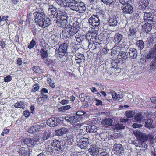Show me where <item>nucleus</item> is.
Here are the masks:
<instances>
[{"instance_id": "nucleus-60", "label": "nucleus", "mask_w": 156, "mask_h": 156, "mask_svg": "<svg viewBox=\"0 0 156 156\" xmlns=\"http://www.w3.org/2000/svg\"><path fill=\"white\" fill-rule=\"evenodd\" d=\"M30 113L28 110H26L23 112L24 115L26 117H28L29 116Z\"/></svg>"}, {"instance_id": "nucleus-54", "label": "nucleus", "mask_w": 156, "mask_h": 156, "mask_svg": "<svg viewBox=\"0 0 156 156\" xmlns=\"http://www.w3.org/2000/svg\"><path fill=\"white\" fill-rule=\"evenodd\" d=\"M136 140L138 145V147H141L142 146V139H138Z\"/></svg>"}, {"instance_id": "nucleus-39", "label": "nucleus", "mask_w": 156, "mask_h": 156, "mask_svg": "<svg viewBox=\"0 0 156 156\" xmlns=\"http://www.w3.org/2000/svg\"><path fill=\"white\" fill-rule=\"evenodd\" d=\"M73 127V130H76L78 131L81 128V126L82 125L81 124L79 123H76V124Z\"/></svg>"}, {"instance_id": "nucleus-17", "label": "nucleus", "mask_w": 156, "mask_h": 156, "mask_svg": "<svg viewBox=\"0 0 156 156\" xmlns=\"http://www.w3.org/2000/svg\"><path fill=\"white\" fill-rule=\"evenodd\" d=\"M108 23L110 26L115 27L117 25L118 22L117 18L115 16H111L109 17Z\"/></svg>"}, {"instance_id": "nucleus-31", "label": "nucleus", "mask_w": 156, "mask_h": 156, "mask_svg": "<svg viewBox=\"0 0 156 156\" xmlns=\"http://www.w3.org/2000/svg\"><path fill=\"white\" fill-rule=\"evenodd\" d=\"M136 46L140 50L144 47V43L142 40H138L136 42Z\"/></svg>"}, {"instance_id": "nucleus-61", "label": "nucleus", "mask_w": 156, "mask_h": 156, "mask_svg": "<svg viewBox=\"0 0 156 156\" xmlns=\"http://www.w3.org/2000/svg\"><path fill=\"white\" fill-rule=\"evenodd\" d=\"M63 134H65L68 131V129L65 127H62L60 129Z\"/></svg>"}, {"instance_id": "nucleus-27", "label": "nucleus", "mask_w": 156, "mask_h": 156, "mask_svg": "<svg viewBox=\"0 0 156 156\" xmlns=\"http://www.w3.org/2000/svg\"><path fill=\"white\" fill-rule=\"evenodd\" d=\"M13 105L15 108H23L25 107V103L23 101H18Z\"/></svg>"}, {"instance_id": "nucleus-62", "label": "nucleus", "mask_w": 156, "mask_h": 156, "mask_svg": "<svg viewBox=\"0 0 156 156\" xmlns=\"http://www.w3.org/2000/svg\"><path fill=\"white\" fill-rule=\"evenodd\" d=\"M37 101L38 104L40 105L43 104L44 102L43 100L41 99V97L38 98Z\"/></svg>"}, {"instance_id": "nucleus-12", "label": "nucleus", "mask_w": 156, "mask_h": 156, "mask_svg": "<svg viewBox=\"0 0 156 156\" xmlns=\"http://www.w3.org/2000/svg\"><path fill=\"white\" fill-rule=\"evenodd\" d=\"M127 55L129 56L132 59L136 58L137 56V51L136 49L135 48H130L127 53Z\"/></svg>"}, {"instance_id": "nucleus-42", "label": "nucleus", "mask_w": 156, "mask_h": 156, "mask_svg": "<svg viewBox=\"0 0 156 156\" xmlns=\"http://www.w3.org/2000/svg\"><path fill=\"white\" fill-rule=\"evenodd\" d=\"M36 42L35 41L32 40L30 43V44L28 45V48L29 49L32 48L35 45Z\"/></svg>"}, {"instance_id": "nucleus-44", "label": "nucleus", "mask_w": 156, "mask_h": 156, "mask_svg": "<svg viewBox=\"0 0 156 156\" xmlns=\"http://www.w3.org/2000/svg\"><path fill=\"white\" fill-rule=\"evenodd\" d=\"M41 138V136L38 134H35L34 135L33 137V140L37 142Z\"/></svg>"}, {"instance_id": "nucleus-53", "label": "nucleus", "mask_w": 156, "mask_h": 156, "mask_svg": "<svg viewBox=\"0 0 156 156\" xmlns=\"http://www.w3.org/2000/svg\"><path fill=\"white\" fill-rule=\"evenodd\" d=\"M149 15H148V13H147L144 14V20L145 22H146L147 21H148V20H149V19H147V18H145V17H146L147 18H151V20H153V18H151V17H150V16H148Z\"/></svg>"}, {"instance_id": "nucleus-52", "label": "nucleus", "mask_w": 156, "mask_h": 156, "mask_svg": "<svg viewBox=\"0 0 156 156\" xmlns=\"http://www.w3.org/2000/svg\"><path fill=\"white\" fill-rule=\"evenodd\" d=\"M130 39H131V40L129 42H130L132 44H135L136 43L137 41H136V38L135 37H133V38H129Z\"/></svg>"}, {"instance_id": "nucleus-58", "label": "nucleus", "mask_w": 156, "mask_h": 156, "mask_svg": "<svg viewBox=\"0 0 156 156\" xmlns=\"http://www.w3.org/2000/svg\"><path fill=\"white\" fill-rule=\"evenodd\" d=\"M22 63V61L21 60V58H18L17 60V63L16 64L18 65V66H21Z\"/></svg>"}, {"instance_id": "nucleus-46", "label": "nucleus", "mask_w": 156, "mask_h": 156, "mask_svg": "<svg viewBox=\"0 0 156 156\" xmlns=\"http://www.w3.org/2000/svg\"><path fill=\"white\" fill-rule=\"evenodd\" d=\"M75 58H80V59H83L84 57L82 54H81L79 53H76L75 55Z\"/></svg>"}, {"instance_id": "nucleus-35", "label": "nucleus", "mask_w": 156, "mask_h": 156, "mask_svg": "<svg viewBox=\"0 0 156 156\" xmlns=\"http://www.w3.org/2000/svg\"><path fill=\"white\" fill-rule=\"evenodd\" d=\"M151 69H156V55L154 58L152 60L150 65Z\"/></svg>"}, {"instance_id": "nucleus-63", "label": "nucleus", "mask_w": 156, "mask_h": 156, "mask_svg": "<svg viewBox=\"0 0 156 156\" xmlns=\"http://www.w3.org/2000/svg\"><path fill=\"white\" fill-rule=\"evenodd\" d=\"M99 156H108V154L107 152H102L100 153Z\"/></svg>"}, {"instance_id": "nucleus-10", "label": "nucleus", "mask_w": 156, "mask_h": 156, "mask_svg": "<svg viewBox=\"0 0 156 156\" xmlns=\"http://www.w3.org/2000/svg\"><path fill=\"white\" fill-rule=\"evenodd\" d=\"M62 143V141L54 140L52 143V146L56 148L55 150L58 151H62L63 149Z\"/></svg>"}, {"instance_id": "nucleus-5", "label": "nucleus", "mask_w": 156, "mask_h": 156, "mask_svg": "<svg viewBox=\"0 0 156 156\" xmlns=\"http://www.w3.org/2000/svg\"><path fill=\"white\" fill-rule=\"evenodd\" d=\"M65 119L67 122H70L72 125L74 126L78 122L82 121L83 118H78L77 116H71L69 115H66L65 117Z\"/></svg>"}, {"instance_id": "nucleus-24", "label": "nucleus", "mask_w": 156, "mask_h": 156, "mask_svg": "<svg viewBox=\"0 0 156 156\" xmlns=\"http://www.w3.org/2000/svg\"><path fill=\"white\" fill-rule=\"evenodd\" d=\"M111 95L114 100L118 101H121L123 97L122 94L119 95L114 92L112 93Z\"/></svg>"}, {"instance_id": "nucleus-51", "label": "nucleus", "mask_w": 156, "mask_h": 156, "mask_svg": "<svg viewBox=\"0 0 156 156\" xmlns=\"http://www.w3.org/2000/svg\"><path fill=\"white\" fill-rule=\"evenodd\" d=\"M130 0H119V2L123 5H125L126 4H128L129 2V1Z\"/></svg>"}, {"instance_id": "nucleus-15", "label": "nucleus", "mask_w": 156, "mask_h": 156, "mask_svg": "<svg viewBox=\"0 0 156 156\" xmlns=\"http://www.w3.org/2000/svg\"><path fill=\"white\" fill-rule=\"evenodd\" d=\"M156 55V45L154 46L149 51L147 56V59H151L154 57Z\"/></svg>"}, {"instance_id": "nucleus-49", "label": "nucleus", "mask_w": 156, "mask_h": 156, "mask_svg": "<svg viewBox=\"0 0 156 156\" xmlns=\"http://www.w3.org/2000/svg\"><path fill=\"white\" fill-rule=\"evenodd\" d=\"M39 88V86L38 84H36L34 85V88L32 89V91L35 92L37 91Z\"/></svg>"}, {"instance_id": "nucleus-33", "label": "nucleus", "mask_w": 156, "mask_h": 156, "mask_svg": "<svg viewBox=\"0 0 156 156\" xmlns=\"http://www.w3.org/2000/svg\"><path fill=\"white\" fill-rule=\"evenodd\" d=\"M41 57L44 59L48 57V54L47 51H45L44 49L42 48L40 49V51Z\"/></svg>"}, {"instance_id": "nucleus-29", "label": "nucleus", "mask_w": 156, "mask_h": 156, "mask_svg": "<svg viewBox=\"0 0 156 156\" xmlns=\"http://www.w3.org/2000/svg\"><path fill=\"white\" fill-rule=\"evenodd\" d=\"M23 142L28 146H31L33 145L34 143V140L31 138H26L24 140Z\"/></svg>"}, {"instance_id": "nucleus-8", "label": "nucleus", "mask_w": 156, "mask_h": 156, "mask_svg": "<svg viewBox=\"0 0 156 156\" xmlns=\"http://www.w3.org/2000/svg\"><path fill=\"white\" fill-rule=\"evenodd\" d=\"M149 116V114L147 112H144L143 114L141 113H138L135 116V120L139 121L140 123L143 122L145 120V118H148Z\"/></svg>"}, {"instance_id": "nucleus-30", "label": "nucleus", "mask_w": 156, "mask_h": 156, "mask_svg": "<svg viewBox=\"0 0 156 156\" xmlns=\"http://www.w3.org/2000/svg\"><path fill=\"white\" fill-rule=\"evenodd\" d=\"M136 28H130L129 30L128 37L129 38H133L135 37L136 33Z\"/></svg>"}, {"instance_id": "nucleus-47", "label": "nucleus", "mask_w": 156, "mask_h": 156, "mask_svg": "<svg viewBox=\"0 0 156 156\" xmlns=\"http://www.w3.org/2000/svg\"><path fill=\"white\" fill-rule=\"evenodd\" d=\"M48 81L49 82V85L52 88H55V85L54 83V81L52 80L51 79H49Z\"/></svg>"}, {"instance_id": "nucleus-32", "label": "nucleus", "mask_w": 156, "mask_h": 156, "mask_svg": "<svg viewBox=\"0 0 156 156\" xmlns=\"http://www.w3.org/2000/svg\"><path fill=\"white\" fill-rule=\"evenodd\" d=\"M144 125V123H145V126L146 127L150 128L151 127L152 123V120L150 119H147V118H145V120L143 122Z\"/></svg>"}, {"instance_id": "nucleus-28", "label": "nucleus", "mask_w": 156, "mask_h": 156, "mask_svg": "<svg viewBox=\"0 0 156 156\" xmlns=\"http://www.w3.org/2000/svg\"><path fill=\"white\" fill-rule=\"evenodd\" d=\"M51 134V133L49 130L45 131L42 136V139L44 141L46 140L50 137Z\"/></svg>"}, {"instance_id": "nucleus-11", "label": "nucleus", "mask_w": 156, "mask_h": 156, "mask_svg": "<svg viewBox=\"0 0 156 156\" xmlns=\"http://www.w3.org/2000/svg\"><path fill=\"white\" fill-rule=\"evenodd\" d=\"M121 8L123 12L125 14H131L133 12V6L130 4L122 6Z\"/></svg>"}, {"instance_id": "nucleus-22", "label": "nucleus", "mask_w": 156, "mask_h": 156, "mask_svg": "<svg viewBox=\"0 0 156 156\" xmlns=\"http://www.w3.org/2000/svg\"><path fill=\"white\" fill-rule=\"evenodd\" d=\"M123 38L122 36L119 33H117L114 36L113 41L118 44L121 41Z\"/></svg>"}, {"instance_id": "nucleus-26", "label": "nucleus", "mask_w": 156, "mask_h": 156, "mask_svg": "<svg viewBox=\"0 0 156 156\" xmlns=\"http://www.w3.org/2000/svg\"><path fill=\"white\" fill-rule=\"evenodd\" d=\"M149 3L147 0H143L142 1H139V5L141 6L142 9H146V8L148 5Z\"/></svg>"}, {"instance_id": "nucleus-14", "label": "nucleus", "mask_w": 156, "mask_h": 156, "mask_svg": "<svg viewBox=\"0 0 156 156\" xmlns=\"http://www.w3.org/2000/svg\"><path fill=\"white\" fill-rule=\"evenodd\" d=\"M133 134L138 139L147 140L148 136L145 135L143 133L138 130H135L133 132Z\"/></svg>"}, {"instance_id": "nucleus-59", "label": "nucleus", "mask_w": 156, "mask_h": 156, "mask_svg": "<svg viewBox=\"0 0 156 156\" xmlns=\"http://www.w3.org/2000/svg\"><path fill=\"white\" fill-rule=\"evenodd\" d=\"M144 139H142V145L141 147H144V148H147V147L148 145L147 144H146V141L147 140H144Z\"/></svg>"}, {"instance_id": "nucleus-2", "label": "nucleus", "mask_w": 156, "mask_h": 156, "mask_svg": "<svg viewBox=\"0 0 156 156\" xmlns=\"http://www.w3.org/2000/svg\"><path fill=\"white\" fill-rule=\"evenodd\" d=\"M68 7L71 10L78 12L79 13H83L86 10L85 4L82 2H78L75 0H69Z\"/></svg>"}, {"instance_id": "nucleus-3", "label": "nucleus", "mask_w": 156, "mask_h": 156, "mask_svg": "<svg viewBox=\"0 0 156 156\" xmlns=\"http://www.w3.org/2000/svg\"><path fill=\"white\" fill-rule=\"evenodd\" d=\"M44 124L38 123L31 126L27 131L30 134H34L41 130L44 128Z\"/></svg>"}, {"instance_id": "nucleus-56", "label": "nucleus", "mask_w": 156, "mask_h": 156, "mask_svg": "<svg viewBox=\"0 0 156 156\" xmlns=\"http://www.w3.org/2000/svg\"><path fill=\"white\" fill-rule=\"evenodd\" d=\"M142 126V124L141 125L135 123L132 126L133 128H140Z\"/></svg>"}, {"instance_id": "nucleus-1", "label": "nucleus", "mask_w": 156, "mask_h": 156, "mask_svg": "<svg viewBox=\"0 0 156 156\" xmlns=\"http://www.w3.org/2000/svg\"><path fill=\"white\" fill-rule=\"evenodd\" d=\"M33 15L35 16V22L38 23L39 26L43 28L49 26L51 23V20L45 16L43 12H41L38 10L34 13Z\"/></svg>"}, {"instance_id": "nucleus-45", "label": "nucleus", "mask_w": 156, "mask_h": 156, "mask_svg": "<svg viewBox=\"0 0 156 156\" xmlns=\"http://www.w3.org/2000/svg\"><path fill=\"white\" fill-rule=\"evenodd\" d=\"M86 95L84 94H82L79 95V98L81 101H83L85 100Z\"/></svg>"}, {"instance_id": "nucleus-9", "label": "nucleus", "mask_w": 156, "mask_h": 156, "mask_svg": "<svg viewBox=\"0 0 156 156\" xmlns=\"http://www.w3.org/2000/svg\"><path fill=\"white\" fill-rule=\"evenodd\" d=\"M77 141V145L81 148H85L87 147V145L89 143L87 138H82L79 139H78Z\"/></svg>"}, {"instance_id": "nucleus-50", "label": "nucleus", "mask_w": 156, "mask_h": 156, "mask_svg": "<svg viewBox=\"0 0 156 156\" xmlns=\"http://www.w3.org/2000/svg\"><path fill=\"white\" fill-rule=\"evenodd\" d=\"M60 23L59 25V26L64 27L66 25L67 23V20H62Z\"/></svg>"}, {"instance_id": "nucleus-18", "label": "nucleus", "mask_w": 156, "mask_h": 156, "mask_svg": "<svg viewBox=\"0 0 156 156\" xmlns=\"http://www.w3.org/2000/svg\"><path fill=\"white\" fill-rule=\"evenodd\" d=\"M67 15L66 12L60 11L57 12L55 17L56 18H60L61 20H67Z\"/></svg>"}, {"instance_id": "nucleus-43", "label": "nucleus", "mask_w": 156, "mask_h": 156, "mask_svg": "<svg viewBox=\"0 0 156 156\" xmlns=\"http://www.w3.org/2000/svg\"><path fill=\"white\" fill-rule=\"evenodd\" d=\"M12 76L10 75H8L4 78V81L6 82H8L12 80Z\"/></svg>"}, {"instance_id": "nucleus-34", "label": "nucleus", "mask_w": 156, "mask_h": 156, "mask_svg": "<svg viewBox=\"0 0 156 156\" xmlns=\"http://www.w3.org/2000/svg\"><path fill=\"white\" fill-rule=\"evenodd\" d=\"M33 71L36 73L41 74L43 73V70L40 69L39 66H37L33 68Z\"/></svg>"}, {"instance_id": "nucleus-7", "label": "nucleus", "mask_w": 156, "mask_h": 156, "mask_svg": "<svg viewBox=\"0 0 156 156\" xmlns=\"http://www.w3.org/2000/svg\"><path fill=\"white\" fill-rule=\"evenodd\" d=\"M90 25L92 26V28L98 27L100 23V20L98 17L95 15L92 16L88 20Z\"/></svg>"}, {"instance_id": "nucleus-13", "label": "nucleus", "mask_w": 156, "mask_h": 156, "mask_svg": "<svg viewBox=\"0 0 156 156\" xmlns=\"http://www.w3.org/2000/svg\"><path fill=\"white\" fill-rule=\"evenodd\" d=\"M114 150L116 154L118 155L122 154L124 152V148L121 144H118L114 145Z\"/></svg>"}, {"instance_id": "nucleus-37", "label": "nucleus", "mask_w": 156, "mask_h": 156, "mask_svg": "<svg viewBox=\"0 0 156 156\" xmlns=\"http://www.w3.org/2000/svg\"><path fill=\"white\" fill-rule=\"evenodd\" d=\"M103 3L106 5L109 4V6L114 5L115 2L113 0H101Z\"/></svg>"}, {"instance_id": "nucleus-19", "label": "nucleus", "mask_w": 156, "mask_h": 156, "mask_svg": "<svg viewBox=\"0 0 156 156\" xmlns=\"http://www.w3.org/2000/svg\"><path fill=\"white\" fill-rule=\"evenodd\" d=\"M113 122V120L110 118L105 119L101 122L102 125L105 127L111 126Z\"/></svg>"}, {"instance_id": "nucleus-4", "label": "nucleus", "mask_w": 156, "mask_h": 156, "mask_svg": "<svg viewBox=\"0 0 156 156\" xmlns=\"http://www.w3.org/2000/svg\"><path fill=\"white\" fill-rule=\"evenodd\" d=\"M67 48L68 45L66 43H64L61 44L58 49L56 50L55 55L57 54L60 58L62 57L67 53Z\"/></svg>"}, {"instance_id": "nucleus-36", "label": "nucleus", "mask_w": 156, "mask_h": 156, "mask_svg": "<svg viewBox=\"0 0 156 156\" xmlns=\"http://www.w3.org/2000/svg\"><path fill=\"white\" fill-rule=\"evenodd\" d=\"M134 115V112L131 111H127L125 112V115L127 118H131Z\"/></svg>"}, {"instance_id": "nucleus-38", "label": "nucleus", "mask_w": 156, "mask_h": 156, "mask_svg": "<svg viewBox=\"0 0 156 156\" xmlns=\"http://www.w3.org/2000/svg\"><path fill=\"white\" fill-rule=\"evenodd\" d=\"M115 126L117 130L123 129L125 128V126L124 125V124L120 123L119 122L115 125Z\"/></svg>"}, {"instance_id": "nucleus-6", "label": "nucleus", "mask_w": 156, "mask_h": 156, "mask_svg": "<svg viewBox=\"0 0 156 156\" xmlns=\"http://www.w3.org/2000/svg\"><path fill=\"white\" fill-rule=\"evenodd\" d=\"M154 22L152 20L149 19L147 23L144 24L142 25L143 29L146 33H148L151 31L152 27L154 26Z\"/></svg>"}, {"instance_id": "nucleus-40", "label": "nucleus", "mask_w": 156, "mask_h": 156, "mask_svg": "<svg viewBox=\"0 0 156 156\" xmlns=\"http://www.w3.org/2000/svg\"><path fill=\"white\" fill-rule=\"evenodd\" d=\"M84 112L82 111H78L76 112V115L77 117L80 118V117H83L84 116Z\"/></svg>"}, {"instance_id": "nucleus-64", "label": "nucleus", "mask_w": 156, "mask_h": 156, "mask_svg": "<svg viewBox=\"0 0 156 156\" xmlns=\"http://www.w3.org/2000/svg\"><path fill=\"white\" fill-rule=\"evenodd\" d=\"M41 93L43 94V93H48V90L45 88H43L41 90Z\"/></svg>"}, {"instance_id": "nucleus-25", "label": "nucleus", "mask_w": 156, "mask_h": 156, "mask_svg": "<svg viewBox=\"0 0 156 156\" xmlns=\"http://www.w3.org/2000/svg\"><path fill=\"white\" fill-rule=\"evenodd\" d=\"M64 141L65 144L71 145L73 142V138L72 136L69 135L67 137H65Z\"/></svg>"}, {"instance_id": "nucleus-23", "label": "nucleus", "mask_w": 156, "mask_h": 156, "mask_svg": "<svg viewBox=\"0 0 156 156\" xmlns=\"http://www.w3.org/2000/svg\"><path fill=\"white\" fill-rule=\"evenodd\" d=\"M55 118L52 117L50 118L47 121V124L50 127H55L57 126L56 124V122L55 120Z\"/></svg>"}, {"instance_id": "nucleus-21", "label": "nucleus", "mask_w": 156, "mask_h": 156, "mask_svg": "<svg viewBox=\"0 0 156 156\" xmlns=\"http://www.w3.org/2000/svg\"><path fill=\"white\" fill-rule=\"evenodd\" d=\"M98 128L94 125H89L86 128V130L89 133H95L97 131Z\"/></svg>"}, {"instance_id": "nucleus-41", "label": "nucleus", "mask_w": 156, "mask_h": 156, "mask_svg": "<svg viewBox=\"0 0 156 156\" xmlns=\"http://www.w3.org/2000/svg\"><path fill=\"white\" fill-rule=\"evenodd\" d=\"M55 120L56 122V124L57 126L60 123L62 122V121L63 120V118L61 116H59L55 118Z\"/></svg>"}, {"instance_id": "nucleus-20", "label": "nucleus", "mask_w": 156, "mask_h": 156, "mask_svg": "<svg viewBox=\"0 0 156 156\" xmlns=\"http://www.w3.org/2000/svg\"><path fill=\"white\" fill-rule=\"evenodd\" d=\"M89 152L92 155L94 156H97L98 154L99 149L98 148H96L93 146L90 147L89 149Z\"/></svg>"}, {"instance_id": "nucleus-55", "label": "nucleus", "mask_w": 156, "mask_h": 156, "mask_svg": "<svg viewBox=\"0 0 156 156\" xmlns=\"http://www.w3.org/2000/svg\"><path fill=\"white\" fill-rule=\"evenodd\" d=\"M84 37L83 36V35H81V36L80 37H77L76 39V40L77 42L79 43H80L83 41Z\"/></svg>"}, {"instance_id": "nucleus-16", "label": "nucleus", "mask_w": 156, "mask_h": 156, "mask_svg": "<svg viewBox=\"0 0 156 156\" xmlns=\"http://www.w3.org/2000/svg\"><path fill=\"white\" fill-rule=\"evenodd\" d=\"M79 29V26L75 23L71 26V28L69 30V33L70 35L73 36L76 34L78 31Z\"/></svg>"}, {"instance_id": "nucleus-57", "label": "nucleus", "mask_w": 156, "mask_h": 156, "mask_svg": "<svg viewBox=\"0 0 156 156\" xmlns=\"http://www.w3.org/2000/svg\"><path fill=\"white\" fill-rule=\"evenodd\" d=\"M22 150L20 151V153L23 156H29L30 155L29 154V151H27V152H22Z\"/></svg>"}, {"instance_id": "nucleus-48", "label": "nucleus", "mask_w": 156, "mask_h": 156, "mask_svg": "<svg viewBox=\"0 0 156 156\" xmlns=\"http://www.w3.org/2000/svg\"><path fill=\"white\" fill-rule=\"evenodd\" d=\"M62 132L61 129H59L56 130L55 133L57 136H61L63 134Z\"/></svg>"}]
</instances>
